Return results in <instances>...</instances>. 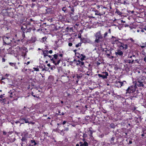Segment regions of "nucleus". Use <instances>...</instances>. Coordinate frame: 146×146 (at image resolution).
<instances>
[{"label":"nucleus","instance_id":"1","mask_svg":"<svg viewBox=\"0 0 146 146\" xmlns=\"http://www.w3.org/2000/svg\"><path fill=\"white\" fill-rule=\"evenodd\" d=\"M95 39L94 42L95 44L101 43L104 40L102 34L100 31H99L94 34Z\"/></svg>","mask_w":146,"mask_h":146},{"label":"nucleus","instance_id":"2","mask_svg":"<svg viewBox=\"0 0 146 146\" xmlns=\"http://www.w3.org/2000/svg\"><path fill=\"white\" fill-rule=\"evenodd\" d=\"M137 88L136 85H133L128 87L126 90V93H134L133 96H131L130 97V99H134V98H137L138 95L136 93H135L136 89Z\"/></svg>","mask_w":146,"mask_h":146},{"label":"nucleus","instance_id":"3","mask_svg":"<svg viewBox=\"0 0 146 146\" xmlns=\"http://www.w3.org/2000/svg\"><path fill=\"white\" fill-rule=\"evenodd\" d=\"M21 29L23 31L21 33L23 38L21 39V41L22 42H24V38H25V33H26L27 32H30L31 30H34V28L33 27H29L28 26L26 27H24L23 26H22L21 27Z\"/></svg>","mask_w":146,"mask_h":146},{"label":"nucleus","instance_id":"4","mask_svg":"<svg viewBox=\"0 0 146 146\" xmlns=\"http://www.w3.org/2000/svg\"><path fill=\"white\" fill-rule=\"evenodd\" d=\"M47 56L50 58L51 61L55 65H58L60 62L61 60L58 58V54H55L54 55H48Z\"/></svg>","mask_w":146,"mask_h":146},{"label":"nucleus","instance_id":"5","mask_svg":"<svg viewBox=\"0 0 146 146\" xmlns=\"http://www.w3.org/2000/svg\"><path fill=\"white\" fill-rule=\"evenodd\" d=\"M146 79V77L143 76L142 77L139 78L136 82L135 85H136L138 87H144V85L146 83L145 81V80Z\"/></svg>","mask_w":146,"mask_h":146},{"label":"nucleus","instance_id":"6","mask_svg":"<svg viewBox=\"0 0 146 146\" xmlns=\"http://www.w3.org/2000/svg\"><path fill=\"white\" fill-rule=\"evenodd\" d=\"M96 8L97 9H98V12H99V14H101L102 15H104L105 12L106 11L107 8L104 7L102 5H97L96 6Z\"/></svg>","mask_w":146,"mask_h":146},{"label":"nucleus","instance_id":"7","mask_svg":"<svg viewBox=\"0 0 146 146\" xmlns=\"http://www.w3.org/2000/svg\"><path fill=\"white\" fill-rule=\"evenodd\" d=\"M117 44L119 48L121 50H126L128 48V45L126 44L118 41Z\"/></svg>","mask_w":146,"mask_h":146},{"label":"nucleus","instance_id":"8","mask_svg":"<svg viewBox=\"0 0 146 146\" xmlns=\"http://www.w3.org/2000/svg\"><path fill=\"white\" fill-rule=\"evenodd\" d=\"M123 82L126 83L125 81H123V82H121L120 80H116L115 82V86L116 87L118 88H121V86L124 85Z\"/></svg>","mask_w":146,"mask_h":146},{"label":"nucleus","instance_id":"9","mask_svg":"<svg viewBox=\"0 0 146 146\" xmlns=\"http://www.w3.org/2000/svg\"><path fill=\"white\" fill-rule=\"evenodd\" d=\"M23 11L22 9L19 6L17 8V10L16 12L18 16H20L21 17H24Z\"/></svg>","mask_w":146,"mask_h":146},{"label":"nucleus","instance_id":"10","mask_svg":"<svg viewBox=\"0 0 146 146\" xmlns=\"http://www.w3.org/2000/svg\"><path fill=\"white\" fill-rule=\"evenodd\" d=\"M3 41L4 43L9 44L11 41V38L9 37L4 36L3 38Z\"/></svg>","mask_w":146,"mask_h":146},{"label":"nucleus","instance_id":"11","mask_svg":"<svg viewBox=\"0 0 146 146\" xmlns=\"http://www.w3.org/2000/svg\"><path fill=\"white\" fill-rule=\"evenodd\" d=\"M76 56L78 58L80 59L81 61H83L84 59V58L86 56L85 55H83V54H80L78 52L76 53Z\"/></svg>","mask_w":146,"mask_h":146},{"label":"nucleus","instance_id":"12","mask_svg":"<svg viewBox=\"0 0 146 146\" xmlns=\"http://www.w3.org/2000/svg\"><path fill=\"white\" fill-rule=\"evenodd\" d=\"M104 73L105 74V75H102V74H98V77L100 78H101L103 79L107 78V76H108V73L107 72H105Z\"/></svg>","mask_w":146,"mask_h":146},{"label":"nucleus","instance_id":"13","mask_svg":"<svg viewBox=\"0 0 146 146\" xmlns=\"http://www.w3.org/2000/svg\"><path fill=\"white\" fill-rule=\"evenodd\" d=\"M117 51V52H115V54L117 56H122L123 53L122 51L121 50L120 48L119 49H118Z\"/></svg>","mask_w":146,"mask_h":146},{"label":"nucleus","instance_id":"14","mask_svg":"<svg viewBox=\"0 0 146 146\" xmlns=\"http://www.w3.org/2000/svg\"><path fill=\"white\" fill-rule=\"evenodd\" d=\"M137 57H133V58L132 60H130L129 59H128V60H124L125 62L126 63H128L129 64H133L135 63V62H134V60L135 59L137 58Z\"/></svg>","mask_w":146,"mask_h":146},{"label":"nucleus","instance_id":"15","mask_svg":"<svg viewBox=\"0 0 146 146\" xmlns=\"http://www.w3.org/2000/svg\"><path fill=\"white\" fill-rule=\"evenodd\" d=\"M130 53L133 58L137 57L139 56L138 53L137 51L130 52Z\"/></svg>","mask_w":146,"mask_h":146},{"label":"nucleus","instance_id":"16","mask_svg":"<svg viewBox=\"0 0 146 146\" xmlns=\"http://www.w3.org/2000/svg\"><path fill=\"white\" fill-rule=\"evenodd\" d=\"M19 52L21 54V56L24 58H25L27 54L25 51L24 50H20Z\"/></svg>","mask_w":146,"mask_h":146},{"label":"nucleus","instance_id":"17","mask_svg":"<svg viewBox=\"0 0 146 146\" xmlns=\"http://www.w3.org/2000/svg\"><path fill=\"white\" fill-rule=\"evenodd\" d=\"M68 77L66 76H63L62 77L61 79H62V82L64 83H66L67 82L68 79Z\"/></svg>","mask_w":146,"mask_h":146},{"label":"nucleus","instance_id":"18","mask_svg":"<svg viewBox=\"0 0 146 146\" xmlns=\"http://www.w3.org/2000/svg\"><path fill=\"white\" fill-rule=\"evenodd\" d=\"M20 121H24L26 123H29V121H28V119L27 118L25 117H21L19 119Z\"/></svg>","mask_w":146,"mask_h":146},{"label":"nucleus","instance_id":"19","mask_svg":"<svg viewBox=\"0 0 146 146\" xmlns=\"http://www.w3.org/2000/svg\"><path fill=\"white\" fill-rule=\"evenodd\" d=\"M46 13H52V9L51 8H47L46 9Z\"/></svg>","mask_w":146,"mask_h":146},{"label":"nucleus","instance_id":"20","mask_svg":"<svg viewBox=\"0 0 146 146\" xmlns=\"http://www.w3.org/2000/svg\"><path fill=\"white\" fill-rule=\"evenodd\" d=\"M111 40L112 41V43H114L115 42L119 41L117 40V39L115 37L112 36L111 38Z\"/></svg>","mask_w":146,"mask_h":146},{"label":"nucleus","instance_id":"21","mask_svg":"<svg viewBox=\"0 0 146 146\" xmlns=\"http://www.w3.org/2000/svg\"><path fill=\"white\" fill-rule=\"evenodd\" d=\"M26 24L27 25L26 26H25V27H26L28 26L29 27H33L34 28V30L35 29V28L33 27V26H31V22L29 21H28L27 20H26Z\"/></svg>","mask_w":146,"mask_h":146},{"label":"nucleus","instance_id":"22","mask_svg":"<svg viewBox=\"0 0 146 146\" xmlns=\"http://www.w3.org/2000/svg\"><path fill=\"white\" fill-rule=\"evenodd\" d=\"M88 133L90 138L93 137L92 134L93 132L92 130L89 129V130L88 131Z\"/></svg>","mask_w":146,"mask_h":146},{"label":"nucleus","instance_id":"23","mask_svg":"<svg viewBox=\"0 0 146 146\" xmlns=\"http://www.w3.org/2000/svg\"><path fill=\"white\" fill-rule=\"evenodd\" d=\"M132 56L131 55V54H130V53L129 52L128 54V56L127 57V58L126 59H125V60H128V59H129L130 60H131L133 58V57H132Z\"/></svg>","mask_w":146,"mask_h":146},{"label":"nucleus","instance_id":"24","mask_svg":"<svg viewBox=\"0 0 146 146\" xmlns=\"http://www.w3.org/2000/svg\"><path fill=\"white\" fill-rule=\"evenodd\" d=\"M84 63L83 62L81 61L80 60H78L77 61V64L79 66H81L84 65Z\"/></svg>","mask_w":146,"mask_h":146},{"label":"nucleus","instance_id":"25","mask_svg":"<svg viewBox=\"0 0 146 146\" xmlns=\"http://www.w3.org/2000/svg\"><path fill=\"white\" fill-rule=\"evenodd\" d=\"M84 40H82V41L83 42H88V43H91L92 42V41L89 39H88L87 38H84Z\"/></svg>","mask_w":146,"mask_h":146},{"label":"nucleus","instance_id":"26","mask_svg":"<svg viewBox=\"0 0 146 146\" xmlns=\"http://www.w3.org/2000/svg\"><path fill=\"white\" fill-rule=\"evenodd\" d=\"M106 55L109 58L110 56V54H111L112 53L111 51L108 50H106Z\"/></svg>","mask_w":146,"mask_h":146},{"label":"nucleus","instance_id":"27","mask_svg":"<svg viewBox=\"0 0 146 146\" xmlns=\"http://www.w3.org/2000/svg\"><path fill=\"white\" fill-rule=\"evenodd\" d=\"M86 74L89 76H92V70H90L87 71L86 72Z\"/></svg>","mask_w":146,"mask_h":146},{"label":"nucleus","instance_id":"28","mask_svg":"<svg viewBox=\"0 0 146 146\" xmlns=\"http://www.w3.org/2000/svg\"><path fill=\"white\" fill-rule=\"evenodd\" d=\"M48 50H44L43 51V55H44V57H45L46 56H48Z\"/></svg>","mask_w":146,"mask_h":146},{"label":"nucleus","instance_id":"29","mask_svg":"<svg viewBox=\"0 0 146 146\" xmlns=\"http://www.w3.org/2000/svg\"><path fill=\"white\" fill-rule=\"evenodd\" d=\"M54 77L52 76H50L48 78V79L51 82H52L54 80Z\"/></svg>","mask_w":146,"mask_h":146},{"label":"nucleus","instance_id":"30","mask_svg":"<svg viewBox=\"0 0 146 146\" xmlns=\"http://www.w3.org/2000/svg\"><path fill=\"white\" fill-rule=\"evenodd\" d=\"M119 1L120 3L121 4H123L124 5L129 4L128 3H127L126 2V1L125 0H119Z\"/></svg>","mask_w":146,"mask_h":146},{"label":"nucleus","instance_id":"31","mask_svg":"<svg viewBox=\"0 0 146 146\" xmlns=\"http://www.w3.org/2000/svg\"><path fill=\"white\" fill-rule=\"evenodd\" d=\"M36 40V38L35 36L32 37L31 39V41L32 42H35Z\"/></svg>","mask_w":146,"mask_h":146},{"label":"nucleus","instance_id":"32","mask_svg":"<svg viewBox=\"0 0 146 146\" xmlns=\"http://www.w3.org/2000/svg\"><path fill=\"white\" fill-rule=\"evenodd\" d=\"M62 10L65 13H67L68 11L67 10V8L66 7H62Z\"/></svg>","mask_w":146,"mask_h":146},{"label":"nucleus","instance_id":"33","mask_svg":"<svg viewBox=\"0 0 146 146\" xmlns=\"http://www.w3.org/2000/svg\"><path fill=\"white\" fill-rule=\"evenodd\" d=\"M21 140L23 142L25 141L27 142V139L26 137H25V135H24V137H22Z\"/></svg>","mask_w":146,"mask_h":146},{"label":"nucleus","instance_id":"34","mask_svg":"<svg viewBox=\"0 0 146 146\" xmlns=\"http://www.w3.org/2000/svg\"><path fill=\"white\" fill-rule=\"evenodd\" d=\"M115 13L119 15H121L122 14V13L117 9H116Z\"/></svg>","mask_w":146,"mask_h":146},{"label":"nucleus","instance_id":"35","mask_svg":"<svg viewBox=\"0 0 146 146\" xmlns=\"http://www.w3.org/2000/svg\"><path fill=\"white\" fill-rule=\"evenodd\" d=\"M88 143L86 141H84L82 145H81L80 146H88Z\"/></svg>","mask_w":146,"mask_h":146},{"label":"nucleus","instance_id":"36","mask_svg":"<svg viewBox=\"0 0 146 146\" xmlns=\"http://www.w3.org/2000/svg\"><path fill=\"white\" fill-rule=\"evenodd\" d=\"M143 133L141 135V136L142 137H144L145 136V134H146V130H143L142 131Z\"/></svg>","mask_w":146,"mask_h":146},{"label":"nucleus","instance_id":"37","mask_svg":"<svg viewBox=\"0 0 146 146\" xmlns=\"http://www.w3.org/2000/svg\"><path fill=\"white\" fill-rule=\"evenodd\" d=\"M74 9L73 7H72L71 9V12H70V14H74L73 13L74 12Z\"/></svg>","mask_w":146,"mask_h":146},{"label":"nucleus","instance_id":"38","mask_svg":"<svg viewBox=\"0 0 146 146\" xmlns=\"http://www.w3.org/2000/svg\"><path fill=\"white\" fill-rule=\"evenodd\" d=\"M144 55V58L143 59V60L144 61H145V62H146V55L145 54H143Z\"/></svg>","mask_w":146,"mask_h":146},{"label":"nucleus","instance_id":"39","mask_svg":"<svg viewBox=\"0 0 146 146\" xmlns=\"http://www.w3.org/2000/svg\"><path fill=\"white\" fill-rule=\"evenodd\" d=\"M33 69H34V71H39V68H33Z\"/></svg>","mask_w":146,"mask_h":146},{"label":"nucleus","instance_id":"40","mask_svg":"<svg viewBox=\"0 0 146 146\" xmlns=\"http://www.w3.org/2000/svg\"><path fill=\"white\" fill-rule=\"evenodd\" d=\"M114 137H113L111 138V140H110V142L111 143H112L113 142V141L114 140Z\"/></svg>","mask_w":146,"mask_h":146},{"label":"nucleus","instance_id":"41","mask_svg":"<svg viewBox=\"0 0 146 146\" xmlns=\"http://www.w3.org/2000/svg\"><path fill=\"white\" fill-rule=\"evenodd\" d=\"M83 137V138H85L88 137V135L86 133H84Z\"/></svg>","mask_w":146,"mask_h":146},{"label":"nucleus","instance_id":"42","mask_svg":"<svg viewBox=\"0 0 146 146\" xmlns=\"http://www.w3.org/2000/svg\"><path fill=\"white\" fill-rule=\"evenodd\" d=\"M81 43L80 42L78 43V44H76L75 46L76 47L78 48L79 46H81Z\"/></svg>","mask_w":146,"mask_h":146},{"label":"nucleus","instance_id":"43","mask_svg":"<svg viewBox=\"0 0 146 146\" xmlns=\"http://www.w3.org/2000/svg\"><path fill=\"white\" fill-rule=\"evenodd\" d=\"M134 62H135V63H137L138 64L139 63V60L138 59H135L134 60Z\"/></svg>","mask_w":146,"mask_h":146},{"label":"nucleus","instance_id":"44","mask_svg":"<svg viewBox=\"0 0 146 146\" xmlns=\"http://www.w3.org/2000/svg\"><path fill=\"white\" fill-rule=\"evenodd\" d=\"M108 34V33L107 32H105L104 34V36H103L104 38H106V37L107 36Z\"/></svg>","mask_w":146,"mask_h":146},{"label":"nucleus","instance_id":"45","mask_svg":"<svg viewBox=\"0 0 146 146\" xmlns=\"http://www.w3.org/2000/svg\"><path fill=\"white\" fill-rule=\"evenodd\" d=\"M31 95L33 96L34 97H35V98H38V97H37V96H36L35 95H34V93L33 92H32L31 93Z\"/></svg>","mask_w":146,"mask_h":146},{"label":"nucleus","instance_id":"46","mask_svg":"<svg viewBox=\"0 0 146 146\" xmlns=\"http://www.w3.org/2000/svg\"><path fill=\"white\" fill-rule=\"evenodd\" d=\"M2 101L1 102V103H4L5 102V98H4V99H2Z\"/></svg>","mask_w":146,"mask_h":146},{"label":"nucleus","instance_id":"47","mask_svg":"<svg viewBox=\"0 0 146 146\" xmlns=\"http://www.w3.org/2000/svg\"><path fill=\"white\" fill-rule=\"evenodd\" d=\"M110 126H111V127H112V128H113V127H114V126H115L114 124L113 123H111L110 124Z\"/></svg>","mask_w":146,"mask_h":146},{"label":"nucleus","instance_id":"48","mask_svg":"<svg viewBox=\"0 0 146 146\" xmlns=\"http://www.w3.org/2000/svg\"><path fill=\"white\" fill-rule=\"evenodd\" d=\"M95 15H99L100 16H101V15H102L100 14H99V13H95Z\"/></svg>","mask_w":146,"mask_h":146},{"label":"nucleus","instance_id":"49","mask_svg":"<svg viewBox=\"0 0 146 146\" xmlns=\"http://www.w3.org/2000/svg\"><path fill=\"white\" fill-rule=\"evenodd\" d=\"M68 45L69 46H71L72 45V44L71 42H69L68 43Z\"/></svg>","mask_w":146,"mask_h":146},{"label":"nucleus","instance_id":"50","mask_svg":"<svg viewBox=\"0 0 146 146\" xmlns=\"http://www.w3.org/2000/svg\"><path fill=\"white\" fill-rule=\"evenodd\" d=\"M43 133H44L45 135H46V136H48V133L47 132H44Z\"/></svg>","mask_w":146,"mask_h":146},{"label":"nucleus","instance_id":"51","mask_svg":"<svg viewBox=\"0 0 146 146\" xmlns=\"http://www.w3.org/2000/svg\"><path fill=\"white\" fill-rule=\"evenodd\" d=\"M6 61V59L4 58H2V62H5Z\"/></svg>","mask_w":146,"mask_h":146},{"label":"nucleus","instance_id":"52","mask_svg":"<svg viewBox=\"0 0 146 146\" xmlns=\"http://www.w3.org/2000/svg\"><path fill=\"white\" fill-rule=\"evenodd\" d=\"M27 71V69H25V68H24L23 70L22 71L23 72H25Z\"/></svg>","mask_w":146,"mask_h":146},{"label":"nucleus","instance_id":"53","mask_svg":"<svg viewBox=\"0 0 146 146\" xmlns=\"http://www.w3.org/2000/svg\"><path fill=\"white\" fill-rule=\"evenodd\" d=\"M48 53H50V54H52V51L51 50H50L49 51H48Z\"/></svg>","mask_w":146,"mask_h":146},{"label":"nucleus","instance_id":"54","mask_svg":"<svg viewBox=\"0 0 146 146\" xmlns=\"http://www.w3.org/2000/svg\"><path fill=\"white\" fill-rule=\"evenodd\" d=\"M64 113V112H62L61 113V114H60L59 115H64V113Z\"/></svg>","mask_w":146,"mask_h":146},{"label":"nucleus","instance_id":"55","mask_svg":"<svg viewBox=\"0 0 146 146\" xmlns=\"http://www.w3.org/2000/svg\"><path fill=\"white\" fill-rule=\"evenodd\" d=\"M35 141L34 140H31V143H34V142H35Z\"/></svg>","mask_w":146,"mask_h":146},{"label":"nucleus","instance_id":"56","mask_svg":"<svg viewBox=\"0 0 146 146\" xmlns=\"http://www.w3.org/2000/svg\"><path fill=\"white\" fill-rule=\"evenodd\" d=\"M30 62L29 61H28V62H27V63H25V64H26L27 65H28L29 64H30Z\"/></svg>","mask_w":146,"mask_h":146},{"label":"nucleus","instance_id":"57","mask_svg":"<svg viewBox=\"0 0 146 146\" xmlns=\"http://www.w3.org/2000/svg\"><path fill=\"white\" fill-rule=\"evenodd\" d=\"M130 40L132 42H134V40H133V39L132 38H130Z\"/></svg>","mask_w":146,"mask_h":146},{"label":"nucleus","instance_id":"58","mask_svg":"<svg viewBox=\"0 0 146 146\" xmlns=\"http://www.w3.org/2000/svg\"><path fill=\"white\" fill-rule=\"evenodd\" d=\"M141 72L143 74V73L146 74V72H145V71H143L142 70H141Z\"/></svg>","mask_w":146,"mask_h":146},{"label":"nucleus","instance_id":"59","mask_svg":"<svg viewBox=\"0 0 146 146\" xmlns=\"http://www.w3.org/2000/svg\"><path fill=\"white\" fill-rule=\"evenodd\" d=\"M3 95H4V94L1 95L0 96V98L2 99L4 97Z\"/></svg>","mask_w":146,"mask_h":146},{"label":"nucleus","instance_id":"60","mask_svg":"<svg viewBox=\"0 0 146 146\" xmlns=\"http://www.w3.org/2000/svg\"><path fill=\"white\" fill-rule=\"evenodd\" d=\"M58 55H59V56H60V57H62L63 56V54H59Z\"/></svg>","mask_w":146,"mask_h":146},{"label":"nucleus","instance_id":"61","mask_svg":"<svg viewBox=\"0 0 146 146\" xmlns=\"http://www.w3.org/2000/svg\"><path fill=\"white\" fill-rule=\"evenodd\" d=\"M77 50L76 49L74 50H73V52L75 53V55H76V53H77V52H76Z\"/></svg>","mask_w":146,"mask_h":146},{"label":"nucleus","instance_id":"62","mask_svg":"<svg viewBox=\"0 0 146 146\" xmlns=\"http://www.w3.org/2000/svg\"><path fill=\"white\" fill-rule=\"evenodd\" d=\"M66 121H63L62 123V124L63 125H64L66 123Z\"/></svg>","mask_w":146,"mask_h":146},{"label":"nucleus","instance_id":"63","mask_svg":"<svg viewBox=\"0 0 146 146\" xmlns=\"http://www.w3.org/2000/svg\"><path fill=\"white\" fill-rule=\"evenodd\" d=\"M124 26L125 27H129V25H128L127 24L125 25Z\"/></svg>","mask_w":146,"mask_h":146},{"label":"nucleus","instance_id":"64","mask_svg":"<svg viewBox=\"0 0 146 146\" xmlns=\"http://www.w3.org/2000/svg\"><path fill=\"white\" fill-rule=\"evenodd\" d=\"M46 37H43L42 38V39H43V40H46Z\"/></svg>","mask_w":146,"mask_h":146}]
</instances>
